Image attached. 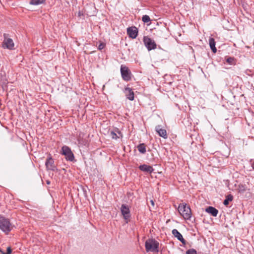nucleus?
Here are the masks:
<instances>
[{
    "label": "nucleus",
    "mask_w": 254,
    "mask_h": 254,
    "mask_svg": "<svg viewBox=\"0 0 254 254\" xmlns=\"http://www.w3.org/2000/svg\"><path fill=\"white\" fill-rule=\"evenodd\" d=\"M120 209L124 219L127 220H127L130 217V210L128 206L126 204H123L121 205Z\"/></svg>",
    "instance_id": "nucleus-7"
},
{
    "label": "nucleus",
    "mask_w": 254,
    "mask_h": 254,
    "mask_svg": "<svg viewBox=\"0 0 254 254\" xmlns=\"http://www.w3.org/2000/svg\"><path fill=\"white\" fill-rule=\"evenodd\" d=\"M186 254H196V252L194 249H190L187 251Z\"/></svg>",
    "instance_id": "nucleus-23"
},
{
    "label": "nucleus",
    "mask_w": 254,
    "mask_h": 254,
    "mask_svg": "<svg viewBox=\"0 0 254 254\" xmlns=\"http://www.w3.org/2000/svg\"><path fill=\"white\" fill-rule=\"evenodd\" d=\"M126 92L127 98L130 101L133 100L134 98V92L132 89L129 88H126Z\"/></svg>",
    "instance_id": "nucleus-15"
},
{
    "label": "nucleus",
    "mask_w": 254,
    "mask_h": 254,
    "mask_svg": "<svg viewBox=\"0 0 254 254\" xmlns=\"http://www.w3.org/2000/svg\"><path fill=\"white\" fill-rule=\"evenodd\" d=\"M155 130L160 136H161L165 139L167 138L168 135L166 129L162 128L160 125L156 126Z\"/></svg>",
    "instance_id": "nucleus-10"
},
{
    "label": "nucleus",
    "mask_w": 254,
    "mask_h": 254,
    "mask_svg": "<svg viewBox=\"0 0 254 254\" xmlns=\"http://www.w3.org/2000/svg\"><path fill=\"white\" fill-rule=\"evenodd\" d=\"M127 33L132 39H135L137 36L138 29L135 27H130L127 28Z\"/></svg>",
    "instance_id": "nucleus-9"
},
{
    "label": "nucleus",
    "mask_w": 254,
    "mask_h": 254,
    "mask_svg": "<svg viewBox=\"0 0 254 254\" xmlns=\"http://www.w3.org/2000/svg\"><path fill=\"white\" fill-rule=\"evenodd\" d=\"M178 211L186 220H190L191 217V211L189 206L186 203L180 204L178 206Z\"/></svg>",
    "instance_id": "nucleus-2"
},
{
    "label": "nucleus",
    "mask_w": 254,
    "mask_h": 254,
    "mask_svg": "<svg viewBox=\"0 0 254 254\" xmlns=\"http://www.w3.org/2000/svg\"><path fill=\"white\" fill-rule=\"evenodd\" d=\"M121 73L123 79L125 81H129L131 79V73L128 68L124 65L121 66Z\"/></svg>",
    "instance_id": "nucleus-6"
},
{
    "label": "nucleus",
    "mask_w": 254,
    "mask_h": 254,
    "mask_svg": "<svg viewBox=\"0 0 254 254\" xmlns=\"http://www.w3.org/2000/svg\"><path fill=\"white\" fill-rule=\"evenodd\" d=\"M13 225L9 219L0 215V229L6 234L12 230Z\"/></svg>",
    "instance_id": "nucleus-1"
},
{
    "label": "nucleus",
    "mask_w": 254,
    "mask_h": 254,
    "mask_svg": "<svg viewBox=\"0 0 254 254\" xmlns=\"http://www.w3.org/2000/svg\"><path fill=\"white\" fill-rule=\"evenodd\" d=\"M61 154L65 156L67 161L72 162L74 160V156L71 149L67 146L64 145L61 150Z\"/></svg>",
    "instance_id": "nucleus-4"
},
{
    "label": "nucleus",
    "mask_w": 254,
    "mask_h": 254,
    "mask_svg": "<svg viewBox=\"0 0 254 254\" xmlns=\"http://www.w3.org/2000/svg\"><path fill=\"white\" fill-rule=\"evenodd\" d=\"M0 251L2 253V254H10L11 253V249L10 247H8L7 248L6 253H4L1 250H0Z\"/></svg>",
    "instance_id": "nucleus-24"
},
{
    "label": "nucleus",
    "mask_w": 254,
    "mask_h": 254,
    "mask_svg": "<svg viewBox=\"0 0 254 254\" xmlns=\"http://www.w3.org/2000/svg\"><path fill=\"white\" fill-rule=\"evenodd\" d=\"M172 234L175 237L177 238L178 240L181 241L184 245L186 244V241L183 238L182 234L177 229H173L172 230Z\"/></svg>",
    "instance_id": "nucleus-12"
},
{
    "label": "nucleus",
    "mask_w": 254,
    "mask_h": 254,
    "mask_svg": "<svg viewBox=\"0 0 254 254\" xmlns=\"http://www.w3.org/2000/svg\"><path fill=\"white\" fill-rule=\"evenodd\" d=\"M4 39L2 43V47L4 48L8 49H12L14 47V43L13 40L10 38H7L5 37V34L4 35Z\"/></svg>",
    "instance_id": "nucleus-8"
},
{
    "label": "nucleus",
    "mask_w": 254,
    "mask_h": 254,
    "mask_svg": "<svg viewBox=\"0 0 254 254\" xmlns=\"http://www.w3.org/2000/svg\"><path fill=\"white\" fill-rule=\"evenodd\" d=\"M234 58L229 57L226 59V62L230 64H234Z\"/></svg>",
    "instance_id": "nucleus-22"
},
{
    "label": "nucleus",
    "mask_w": 254,
    "mask_h": 254,
    "mask_svg": "<svg viewBox=\"0 0 254 254\" xmlns=\"http://www.w3.org/2000/svg\"><path fill=\"white\" fill-rule=\"evenodd\" d=\"M105 46V44L103 42H101L98 46V49L99 50H101L104 48Z\"/></svg>",
    "instance_id": "nucleus-25"
},
{
    "label": "nucleus",
    "mask_w": 254,
    "mask_h": 254,
    "mask_svg": "<svg viewBox=\"0 0 254 254\" xmlns=\"http://www.w3.org/2000/svg\"><path fill=\"white\" fill-rule=\"evenodd\" d=\"M209 46L212 50V52L215 53L217 51V49L215 47V42L213 38H210L209 39Z\"/></svg>",
    "instance_id": "nucleus-16"
},
{
    "label": "nucleus",
    "mask_w": 254,
    "mask_h": 254,
    "mask_svg": "<svg viewBox=\"0 0 254 254\" xmlns=\"http://www.w3.org/2000/svg\"><path fill=\"white\" fill-rule=\"evenodd\" d=\"M150 202H151V204H152L153 206H154V201H153L152 200H151L150 201Z\"/></svg>",
    "instance_id": "nucleus-26"
},
{
    "label": "nucleus",
    "mask_w": 254,
    "mask_h": 254,
    "mask_svg": "<svg viewBox=\"0 0 254 254\" xmlns=\"http://www.w3.org/2000/svg\"><path fill=\"white\" fill-rule=\"evenodd\" d=\"M45 1V0H31L30 4L32 5H38L42 4Z\"/></svg>",
    "instance_id": "nucleus-19"
},
{
    "label": "nucleus",
    "mask_w": 254,
    "mask_h": 254,
    "mask_svg": "<svg viewBox=\"0 0 254 254\" xmlns=\"http://www.w3.org/2000/svg\"><path fill=\"white\" fill-rule=\"evenodd\" d=\"M47 183L48 184H50V182H49V181H47Z\"/></svg>",
    "instance_id": "nucleus-28"
},
{
    "label": "nucleus",
    "mask_w": 254,
    "mask_h": 254,
    "mask_svg": "<svg viewBox=\"0 0 254 254\" xmlns=\"http://www.w3.org/2000/svg\"><path fill=\"white\" fill-rule=\"evenodd\" d=\"M139 169L144 172L148 173L151 174L153 172L154 169L151 166L147 165L146 164H143L139 166Z\"/></svg>",
    "instance_id": "nucleus-13"
},
{
    "label": "nucleus",
    "mask_w": 254,
    "mask_h": 254,
    "mask_svg": "<svg viewBox=\"0 0 254 254\" xmlns=\"http://www.w3.org/2000/svg\"><path fill=\"white\" fill-rule=\"evenodd\" d=\"M45 165L46 168L48 170L54 171L56 169V167L54 164V161L51 157H49L47 159Z\"/></svg>",
    "instance_id": "nucleus-11"
},
{
    "label": "nucleus",
    "mask_w": 254,
    "mask_h": 254,
    "mask_svg": "<svg viewBox=\"0 0 254 254\" xmlns=\"http://www.w3.org/2000/svg\"><path fill=\"white\" fill-rule=\"evenodd\" d=\"M110 136L113 139H116L118 138H119V136L117 134V133L114 131H112L110 133Z\"/></svg>",
    "instance_id": "nucleus-21"
},
{
    "label": "nucleus",
    "mask_w": 254,
    "mask_h": 254,
    "mask_svg": "<svg viewBox=\"0 0 254 254\" xmlns=\"http://www.w3.org/2000/svg\"><path fill=\"white\" fill-rule=\"evenodd\" d=\"M253 169L254 170V163L252 165Z\"/></svg>",
    "instance_id": "nucleus-27"
},
{
    "label": "nucleus",
    "mask_w": 254,
    "mask_h": 254,
    "mask_svg": "<svg viewBox=\"0 0 254 254\" xmlns=\"http://www.w3.org/2000/svg\"><path fill=\"white\" fill-rule=\"evenodd\" d=\"M233 199V196L231 194H228L226 196V199L224 200L223 202V204L225 205H227L230 201H232Z\"/></svg>",
    "instance_id": "nucleus-18"
},
{
    "label": "nucleus",
    "mask_w": 254,
    "mask_h": 254,
    "mask_svg": "<svg viewBox=\"0 0 254 254\" xmlns=\"http://www.w3.org/2000/svg\"><path fill=\"white\" fill-rule=\"evenodd\" d=\"M142 20L144 23H148L151 21V19L148 15H145L142 16Z\"/></svg>",
    "instance_id": "nucleus-20"
},
{
    "label": "nucleus",
    "mask_w": 254,
    "mask_h": 254,
    "mask_svg": "<svg viewBox=\"0 0 254 254\" xmlns=\"http://www.w3.org/2000/svg\"><path fill=\"white\" fill-rule=\"evenodd\" d=\"M159 244L154 239H148L145 242V249L147 252H158Z\"/></svg>",
    "instance_id": "nucleus-3"
},
{
    "label": "nucleus",
    "mask_w": 254,
    "mask_h": 254,
    "mask_svg": "<svg viewBox=\"0 0 254 254\" xmlns=\"http://www.w3.org/2000/svg\"><path fill=\"white\" fill-rule=\"evenodd\" d=\"M205 211L214 217H216L218 213V211L215 208L212 206H208L205 209Z\"/></svg>",
    "instance_id": "nucleus-14"
},
{
    "label": "nucleus",
    "mask_w": 254,
    "mask_h": 254,
    "mask_svg": "<svg viewBox=\"0 0 254 254\" xmlns=\"http://www.w3.org/2000/svg\"><path fill=\"white\" fill-rule=\"evenodd\" d=\"M138 150L141 153L144 154L146 152V147L144 143L140 144L137 147Z\"/></svg>",
    "instance_id": "nucleus-17"
},
{
    "label": "nucleus",
    "mask_w": 254,
    "mask_h": 254,
    "mask_svg": "<svg viewBox=\"0 0 254 254\" xmlns=\"http://www.w3.org/2000/svg\"><path fill=\"white\" fill-rule=\"evenodd\" d=\"M118 134H121V132H120V131H118Z\"/></svg>",
    "instance_id": "nucleus-29"
},
{
    "label": "nucleus",
    "mask_w": 254,
    "mask_h": 254,
    "mask_svg": "<svg viewBox=\"0 0 254 254\" xmlns=\"http://www.w3.org/2000/svg\"><path fill=\"white\" fill-rule=\"evenodd\" d=\"M143 41L145 46L148 51H151L156 48V44L154 41L148 36L143 37Z\"/></svg>",
    "instance_id": "nucleus-5"
}]
</instances>
